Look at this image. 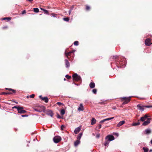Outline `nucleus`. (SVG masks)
I'll list each match as a JSON object with an SVG mask.
<instances>
[{
    "instance_id": "1",
    "label": "nucleus",
    "mask_w": 152,
    "mask_h": 152,
    "mask_svg": "<svg viewBox=\"0 0 152 152\" xmlns=\"http://www.w3.org/2000/svg\"><path fill=\"white\" fill-rule=\"evenodd\" d=\"M13 108H15L17 109L19 113L21 114H24L26 113V111L23 110V108L22 107H20L19 106H15Z\"/></svg>"
},
{
    "instance_id": "2",
    "label": "nucleus",
    "mask_w": 152,
    "mask_h": 152,
    "mask_svg": "<svg viewBox=\"0 0 152 152\" xmlns=\"http://www.w3.org/2000/svg\"><path fill=\"white\" fill-rule=\"evenodd\" d=\"M61 140V137L59 136H56L53 138V140L54 142L57 143L60 141Z\"/></svg>"
},
{
    "instance_id": "3",
    "label": "nucleus",
    "mask_w": 152,
    "mask_h": 152,
    "mask_svg": "<svg viewBox=\"0 0 152 152\" xmlns=\"http://www.w3.org/2000/svg\"><path fill=\"white\" fill-rule=\"evenodd\" d=\"M73 80L75 81H78L81 80V77L77 74H75L72 76Z\"/></svg>"
},
{
    "instance_id": "4",
    "label": "nucleus",
    "mask_w": 152,
    "mask_h": 152,
    "mask_svg": "<svg viewBox=\"0 0 152 152\" xmlns=\"http://www.w3.org/2000/svg\"><path fill=\"white\" fill-rule=\"evenodd\" d=\"M115 139L114 137L112 135H108L105 138L106 140H108L110 142L113 140H114Z\"/></svg>"
},
{
    "instance_id": "5",
    "label": "nucleus",
    "mask_w": 152,
    "mask_h": 152,
    "mask_svg": "<svg viewBox=\"0 0 152 152\" xmlns=\"http://www.w3.org/2000/svg\"><path fill=\"white\" fill-rule=\"evenodd\" d=\"M131 97H123V99L125 100V101L123 102V104H126L128 103L130 101Z\"/></svg>"
},
{
    "instance_id": "6",
    "label": "nucleus",
    "mask_w": 152,
    "mask_h": 152,
    "mask_svg": "<svg viewBox=\"0 0 152 152\" xmlns=\"http://www.w3.org/2000/svg\"><path fill=\"white\" fill-rule=\"evenodd\" d=\"M151 120V118H147V120L144 121V122L142 124V125L144 126H146L149 124L150 122V121Z\"/></svg>"
},
{
    "instance_id": "7",
    "label": "nucleus",
    "mask_w": 152,
    "mask_h": 152,
    "mask_svg": "<svg viewBox=\"0 0 152 152\" xmlns=\"http://www.w3.org/2000/svg\"><path fill=\"white\" fill-rule=\"evenodd\" d=\"M145 43L146 45L147 46H150L152 44L151 40L149 39H147L145 40Z\"/></svg>"
},
{
    "instance_id": "8",
    "label": "nucleus",
    "mask_w": 152,
    "mask_h": 152,
    "mask_svg": "<svg viewBox=\"0 0 152 152\" xmlns=\"http://www.w3.org/2000/svg\"><path fill=\"white\" fill-rule=\"evenodd\" d=\"M81 129V126L77 128H76V129H75L74 131V133L75 134H77L79 132L80 130Z\"/></svg>"
},
{
    "instance_id": "9",
    "label": "nucleus",
    "mask_w": 152,
    "mask_h": 152,
    "mask_svg": "<svg viewBox=\"0 0 152 152\" xmlns=\"http://www.w3.org/2000/svg\"><path fill=\"white\" fill-rule=\"evenodd\" d=\"M137 108L139 110L141 111H143L144 110V106L140 104H138L137 105Z\"/></svg>"
},
{
    "instance_id": "10",
    "label": "nucleus",
    "mask_w": 152,
    "mask_h": 152,
    "mask_svg": "<svg viewBox=\"0 0 152 152\" xmlns=\"http://www.w3.org/2000/svg\"><path fill=\"white\" fill-rule=\"evenodd\" d=\"M84 107L82 104H80V106L78 108V110L79 111H83L84 110Z\"/></svg>"
},
{
    "instance_id": "11",
    "label": "nucleus",
    "mask_w": 152,
    "mask_h": 152,
    "mask_svg": "<svg viewBox=\"0 0 152 152\" xmlns=\"http://www.w3.org/2000/svg\"><path fill=\"white\" fill-rule=\"evenodd\" d=\"M148 116L147 115H145L143 117H141L140 118V121H145L147 118H148Z\"/></svg>"
},
{
    "instance_id": "12",
    "label": "nucleus",
    "mask_w": 152,
    "mask_h": 152,
    "mask_svg": "<svg viewBox=\"0 0 152 152\" xmlns=\"http://www.w3.org/2000/svg\"><path fill=\"white\" fill-rule=\"evenodd\" d=\"M125 123V121H120L117 125V126L118 127H120V126L122 125Z\"/></svg>"
},
{
    "instance_id": "13",
    "label": "nucleus",
    "mask_w": 152,
    "mask_h": 152,
    "mask_svg": "<svg viewBox=\"0 0 152 152\" xmlns=\"http://www.w3.org/2000/svg\"><path fill=\"white\" fill-rule=\"evenodd\" d=\"M65 65L66 66V68H68L70 66V64L69 63L68 61V60L67 59H65Z\"/></svg>"
},
{
    "instance_id": "14",
    "label": "nucleus",
    "mask_w": 152,
    "mask_h": 152,
    "mask_svg": "<svg viewBox=\"0 0 152 152\" xmlns=\"http://www.w3.org/2000/svg\"><path fill=\"white\" fill-rule=\"evenodd\" d=\"M75 52V51L73 50L72 51L70 52L69 53H65L66 56L68 57V56H71L72 53H74Z\"/></svg>"
},
{
    "instance_id": "15",
    "label": "nucleus",
    "mask_w": 152,
    "mask_h": 152,
    "mask_svg": "<svg viewBox=\"0 0 152 152\" xmlns=\"http://www.w3.org/2000/svg\"><path fill=\"white\" fill-rule=\"evenodd\" d=\"M41 99L44 101L46 103H47L48 102V99L47 97H44L41 98Z\"/></svg>"
},
{
    "instance_id": "16",
    "label": "nucleus",
    "mask_w": 152,
    "mask_h": 152,
    "mask_svg": "<svg viewBox=\"0 0 152 152\" xmlns=\"http://www.w3.org/2000/svg\"><path fill=\"white\" fill-rule=\"evenodd\" d=\"M89 86L91 88H94L95 87V84L94 83H91L89 84Z\"/></svg>"
},
{
    "instance_id": "17",
    "label": "nucleus",
    "mask_w": 152,
    "mask_h": 152,
    "mask_svg": "<svg viewBox=\"0 0 152 152\" xmlns=\"http://www.w3.org/2000/svg\"><path fill=\"white\" fill-rule=\"evenodd\" d=\"M96 120L94 118H92L91 119V124L92 125L95 124L96 123Z\"/></svg>"
},
{
    "instance_id": "18",
    "label": "nucleus",
    "mask_w": 152,
    "mask_h": 152,
    "mask_svg": "<svg viewBox=\"0 0 152 152\" xmlns=\"http://www.w3.org/2000/svg\"><path fill=\"white\" fill-rule=\"evenodd\" d=\"M80 141L78 140H77L75 141L74 142V145L75 146H77L80 143Z\"/></svg>"
},
{
    "instance_id": "19",
    "label": "nucleus",
    "mask_w": 152,
    "mask_h": 152,
    "mask_svg": "<svg viewBox=\"0 0 152 152\" xmlns=\"http://www.w3.org/2000/svg\"><path fill=\"white\" fill-rule=\"evenodd\" d=\"M83 133H80L78 135V136L77 137V140H79L81 139V137Z\"/></svg>"
},
{
    "instance_id": "20",
    "label": "nucleus",
    "mask_w": 152,
    "mask_h": 152,
    "mask_svg": "<svg viewBox=\"0 0 152 152\" xmlns=\"http://www.w3.org/2000/svg\"><path fill=\"white\" fill-rule=\"evenodd\" d=\"M65 113V111L64 109H61L60 110V114L61 115H64Z\"/></svg>"
},
{
    "instance_id": "21",
    "label": "nucleus",
    "mask_w": 152,
    "mask_h": 152,
    "mask_svg": "<svg viewBox=\"0 0 152 152\" xmlns=\"http://www.w3.org/2000/svg\"><path fill=\"white\" fill-rule=\"evenodd\" d=\"M106 141L104 143V145L105 146H106L109 143L110 141H108V140H106Z\"/></svg>"
},
{
    "instance_id": "22",
    "label": "nucleus",
    "mask_w": 152,
    "mask_h": 152,
    "mask_svg": "<svg viewBox=\"0 0 152 152\" xmlns=\"http://www.w3.org/2000/svg\"><path fill=\"white\" fill-rule=\"evenodd\" d=\"M39 9L37 8H34V12L37 13L39 12Z\"/></svg>"
},
{
    "instance_id": "23",
    "label": "nucleus",
    "mask_w": 152,
    "mask_h": 152,
    "mask_svg": "<svg viewBox=\"0 0 152 152\" xmlns=\"http://www.w3.org/2000/svg\"><path fill=\"white\" fill-rule=\"evenodd\" d=\"M145 132L147 134H149L151 133V130L149 129H147L145 130Z\"/></svg>"
},
{
    "instance_id": "24",
    "label": "nucleus",
    "mask_w": 152,
    "mask_h": 152,
    "mask_svg": "<svg viewBox=\"0 0 152 152\" xmlns=\"http://www.w3.org/2000/svg\"><path fill=\"white\" fill-rule=\"evenodd\" d=\"M114 118V117H111V118H108L105 119V121H109V120L112 119H113Z\"/></svg>"
},
{
    "instance_id": "25",
    "label": "nucleus",
    "mask_w": 152,
    "mask_h": 152,
    "mask_svg": "<svg viewBox=\"0 0 152 152\" xmlns=\"http://www.w3.org/2000/svg\"><path fill=\"white\" fill-rule=\"evenodd\" d=\"M57 104L59 106L61 105H62V106L64 105V104H63L60 102H58L57 103Z\"/></svg>"
},
{
    "instance_id": "26",
    "label": "nucleus",
    "mask_w": 152,
    "mask_h": 152,
    "mask_svg": "<svg viewBox=\"0 0 152 152\" xmlns=\"http://www.w3.org/2000/svg\"><path fill=\"white\" fill-rule=\"evenodd\" d=\"M92 92L94 94H96L97 92V90L96 89H93L92 90Z\"/></svg>"
},
{
    "instance_id": "27",
    "label": "nucleus",
    "mask_w": 152,
    "mask_h": 152,
    "mask_svg": "<svg viewBox=\"0 0 152 152\" xmlns=\"http://www.w3.org/2000/svg\"><path fill=\"white\" fill-rule=\"evenodd\" d=\"M78 42L77 41H75L74 42V45H75L77 46L78 45Z\"/></svg>"
},
{
    "instance_id": "28",
    "label": "nucleus",
    "mask_w": 152,
    "mask_h": 152,
    "mask_svg": "<svg viewBox=\"0 0 152 152\" xmlns=\"http://www.w3.org/2000/svg\"><path fill=\"white\" fill-rule=\"evenodd\" d=\"M143 149L145 152H147L148 151V149L147 148H143Z\"/></svg>"
},
{
    "instance_id": "29",
    "label": "nucleus",
    "mask_w": 152,
    "mask_h": 152,
    "mask_svg": "<svg viewBox=\"0 0 152 152\" xmlns=\"http://www.w3.org/2000/svg\"><path fill=\"white\" fill-rule=\"evenodd\" d=\"M101 127L102 125L101 124H99L96 127L98 129H99L101 128Z\"/></svg>"
},
{
    "instance_id": "30",
    "label": "nucleus",
    "mask_w": 152,
    "mask_h": 152,
    "mask_svg": "<svg viewBox=\"0 0 152 152\" xmlns=\"http://www.w3.org/2000/svg\"><path fill=\"white\" fill-rule=\"evenodd\" d=\"M140 124V123L138 122V123L133 124V125L134 126H136L139 125Z\"/></svg>"
},
{
    "instance_id": "31",
    "label": "nucleus",
    "mask_w": 152,
    "mask_h": 152,
    "mask_svg": "<svg viewBox=\"0 0 152 152\" xmlns=\"http://www.w3.org/2000/svg\"><path fill=\"white\" fill-rule=\"evenodd\" d=\"M51 15L53 17H57V15L56 14H54V13H52V14H51Z\"/></svg>"
},
{
    "instance_id": "32",
    "label": "nucleus",
    "mask_w": 152,
    "mask_h": 152,
    "mask_svg": "<svg viewBox=\"0 0 152 152\" xmlns=\"http://www.w3.org/2000/svg\"><path fill=\"white\" fill-rule=\"evenodd\" d=\"M63 20L66 21H68L69 20V19L68 18H65L63 19Z\"/></svg>"
},
{
    "instance_id": "33",
    "label": "nucleus",
    "mask_w": 152,
    "mask_h": 152,
    "mask_svg": "<svg viewBox=\"0 0 152 152\" xmlns=\"http://www.w3.org/2000/svg\"><path fill=\"white\" fill-rule=\"evenodd\" d=\"M65 77L66 78H67L68 79H69L71 77L70 76H69L68 75H66L65 76Z\"/></svg>"
},
{
    "instance_id": "34",
    "label": "nucleus",
    "mask_w": 152,
    "mask_h": 152,
    "mask_svg": "<svg viewBox=\"0 0 152 152\" xmlns=\"http://www.w3.org/2000/svg\"><path fill=\"white\" fill-rule=\"evenodd\" d=\"M34 96H35V95L34 94H32L29 96V98H33L34 97Z\"/></svg>"
},
{
    "instance_id": "35",
    "label": "nucleus",
    "mask_w": 152,
    "mask_h": 152,
    "mask_svg": "<svg viewBox=\"0 0 152 152\" xmlns=\"http://www.w3.org/2000/svg\"><path fill=\"white\" fill-rule=\"evenodd\" d=\"M64 125H62L61 126V130H64Z\"/></svg>"
},
{
    "instance_id": "36",
    "label": "nucleus",
    "mask_w": 152,
    "mask_h": 152,
    "mask_svg": "<svg viewBox=\"0 0 152 152\" xmlns=\"http://www.w3.org/2000/svg\"><path fill=\"white\" fill-rule=\"evenodd\" d=\"M6 89H9V90H10L12 91L13 92V93H15V90H13V89H8V88H6Z\"/></svg>"
},
{
    "instance_id": "37",
    "label": "nucleus",
    "mask_w": 152,
    "mask_h": 152,
    "mask_svg": "<svg viewBox=\"0 0 152 152\" xmlns=\"http://www.w3.org/2000/svg\"><path fill=\"white\" fill-rule=\"evenodd\" d=\"M44 12L46 14H48V11L46 10H45L44 11Z\"/></svg>"
},
{
    "instance_id": "38",
    "label": "nucleus",
    "mask_w": 152,
    "mask_h": 152,
    "mask_svg": "<svg viewBox=\"0 0 152 152\" xmlns=\"http://www.w3.org/2000/svg\"><path fill=\"white\" fill-rule=\"evenodd\" d=\"M105 121V120L104 119H103V120H101V121H100L99 123H102L104 122Z\"/></svg>"
},
{
    "instance_id": "39",
    "label": "nucleus",
    "mask_w": 152,
    "mask_h": 152,
    "mask_svg": "<svg viewBox=\"0 0 152 152\" xmlns=\"http://www.w3.org/2000/svg\"><path fill=\"white\" fill-rule=\"evenodd\" d=\"M100 135L99 134H97L96 135V137L97 138H99L100 137Z\"/></svg>"
},
{
    "instance_id": "40",
    "label": "nucleus",
    "mask_w": 152,
    "mask_h": 152,
    "mask_svg": "<svg viewBox=\"0 0 152 152\" xmlns=\"http://www.w3.org/2000/svg\"><path fill=\"white\" fill-rule=\"evenodd\" d=\"M10 93H5V92H2L1 94V95L3 94H10Z\"/></svg>"
},
{
    "instance_id": "41",
    "label": "nucleus",
    "mask_w": 152,
    "mask_h": 152,
    "mask_svg": "<svg viewBox=\"0 0 152 152\" xmlns=\"http://www.w3.org/2000/svg\"><path fill=\"white\" fill-rule=\"evenodd\" d=\"M86 10H89L90 9V7L89 6H87L86 7Z\"/></svg>"
},
{
    "instance_id": "42",
    "label": "nucleus",
    "mask_w": 152,
    "mask_h": 152,
    "mask_svg": "<svg viewBox=\"0 0 152 152\" xmlns=\"http://www.w3.org/2000/svg\"><path fill=\"white\" fill-rule=\"evenodd\" d=\"M7 19H9V20H10L11 19V18H3V20H5Z\"/></svg>"
},
{
    "instance_id": "43",
    "label": "nucleus",
    "mask_w": 152,
    "mask_h": 152,
    "mask_svg": "<svg viewBox=\"0 0 152 152\" xmlns=\"http://www.w3.org/2000/svg\"><path fill=\"white\" fill-rule=\"evenodd\" d=\"M49 111L51 113L50 114V116H51V117L53 116V113H52L51 111Z\"/></svg>"
},
{
    "instance_id": "44",
    "label": "nucleus",
    "mask_w": 152,
    "mask_h": 152,
    "mask_svg": "<svg viewBox=\"0 0 152 152\" xmlns=\"http://www.w3.org/2000/svg\"><path fill=\"white\" fill-rule=\"evenodd\" d=\"M26 13V11L25 10H24L22 12V14H25Z\"/></svg>"
},
{
    "instance_id": "45",
    "label": "nucleus",
    "mask_w": 152,
    "mask_h": 152,
    "mask_svg": "<svg viewBox=\"0 0 152 152\" xmlns=\"http://www.w3.org/2000/svg\"><path fill=\"white\" fill-rule=\"evenodd\" d=\"M22 117H27L28 116V115H21Z\"/></svg>"
},
{
    "instance_id": "46",
    "label": "nucleus",
    "mask_w": 152,
    "mask_h": 152,
    "mask_svg": "<svg viewBox=\"0 0 152 152\" xmlns=\"http://www.w3.org/2000/svg\"><path fill=\"white\" fill-rule=\"evenodd\" d=\"M57 118H61V117L60 116V115H57Z\"/></svg>"
},
{
    "instance_id": "47",
    "label": "nucleus",
    "mask_w": 152,
    "mask_h": 152,
    "mask_svg": "<svg viewBox=\"0 0 152 152\" xmlns=\"http://www.w3.org/2000/svg\"><path fill=\"white\" fill-rule=\"evenodd\" d=\"M34 110H35V111H38V112H41V111L39 110H37V109H35Z\"/></svg>"
},
{
    "instance_id": "48",
    "label": "nucleus",
    "mask_w": 152,
    "mask_h": 152,
    "mask_svg": "<svg viewBox=\"0 0 152 152\" xmlns=\"http://www.w3.org/2000/svg\"><path fill=\"white\" fill-rule=\"evenodd\" d=\"M145 107H147V108H150V107H151V106H145Z\"/></svg>"
},
{
    "instance_id": "49",
    "label": "nucleus",
    "mask_w": 152,
    "mask_h": 152,
    "mask_svg": "<svg viewBox=\"0 0 152 152\" xmlns=\"http://www.w3.org/2000/svg\"><path fill=\"white\" fill-rule=\"evenodd\" d=\"M40 9L41 10H42V11H44L45 10V9H44L43 8H40Z\"/></svg>"
},
{
    "instance_id": "50",
    "label": "nucleus",
    "mask_w": 152,
    "mask_h": 152,
    "mask_svg": "<svg viewBox=\"0 0 152 152\" xmlns=\"http://www.w3.org/2000/svg\"><path fill=\"white\" fill-rule=\"evenodd\" d=\"M7 28V26H5V27H4L3 28V29H5V28Z\"/></svg>"
},
{
    "instance_id": "51",
    "label": "nucleus",
    "mask_w": 152,
    "mask_h": 152,
    "mask_svg": "<svg viewBox=\"0 0 152 152\" xmlns=\"http://www.w3.org/2000/svg\"><path fill=\"white\" fill-rule=\"evenodd\" d=\"M115 135H116L117 136H118V135H119L118 133H115Z\"/></svg>"
},
{
    "instance_id": "52",
    "label": "nucleus",
    "mask_w": 152,
    "mask_h": 152,
    "mask_svg": "<svg viewBox=\"0 0 152 152\" xmlns=\"http://www.w3.org/2000/svg\"><path fill=\"white\" fill-rule=\"evenodd\" d=\"M71 10H69V14L70 15L71 13Z\"/></svg>"
},
{
    "instance_id": "53",
    "label": "nucleus",
    "mask_w": 152,
    "mask_h": 152,
    "mask_svg": "<svg viewBox=\"0 0 152 152\" xmlns=\"http://www.w3.org/2000/svg\"><path fill=\"white\" fill-rule=\"evenodd\" d=\"M26 97L27 98H28L29 97V96H27Z\"/></svg>"
},
{
    "instance_id": "54",
    "label": "nucleus",
    "mask_w": 152,
    "mask_h": 152,
    "mask_svg": "<svg viewBox=\"0 0 152 152\" xmlns=\"http://www.w3.org/2000/svg\"><path fill=\"white\" fill-rule=\"evenodd\" d=\"M150 151V152H152V149H151V150H150V151Z\"/></svg>"
},
{
    "instance_id": "55",
    "label": "nucleus",
    "mask_w": 152,
    "mask_h": 152,
    "mask_svg": "<svg viewBox=\"0 0 152 152\" xmlns=\"http://www.w3.org/2000/svg\"><path fill=\"white\" fill-rule=\"evenodd\" d=\"M151 144H152V140H151Z\"/></svg>"
},
{
    "instance_id": "56",
    "label": "nucleus",
    "mask_w": 152,
    "mask_h": 152,
    "mask_svg": "<svg viewBox=\"0 0 152 152\" xmlns=\"http://www.w3.org/2000/svg\"><path fill=\"white\" fill-rule=\"evenodd\" d=\"M66 80V79L65 78H64V80Z\"/></svg>"
},
{
    "instance_id": "57",
    "label": "nucleus",
    "mask_w": 152,
    "mask_h": 152,
    "mask_svg": "<svg viewBox=\"0 0 152 152\" xmlns=\"http://www.w3.org/2000/svg\"><path fill=\"white\" fill-rule=\"evenodd\" d=\"M7 19L8 20H9V19Z\"/></svg>"
},
{
    "instance_id": "58",
    "label": "nucleus",
    "mask_w": 152,
    "mask_h": 152,
    "mask_svg": "<svg viewBox=\"0 0 152 152\" xmlns=\"http://www.w3.org/2000/svg\"><path fill=\"white\" fill-rule=\"evenodd\" d=\"M151 107H152V106H151Z\"/></svg>"
}]
</instances>
